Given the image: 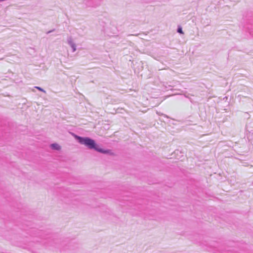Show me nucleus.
<instances>
[{
	"label": "nucleus",
	"mask_w": 253,
	"mask_h": 253,
	"mask_svg": "<svg viewBox=\"0 0 253 253\" xmlns=\"http://www.w3.org/2000/svg\"><path fill=\"white\" fill-rule=\"evenodd\" d=\"M76 140L81 144L84 145L89 149H93L102 154H108L109 150H104L98 147L95 140L88 137H82L76 134L74 135Z\"/></svg>",
	"instance_id": "f257e3e1"
},
{
	"label": "nucleus",
	"mask_w": 253,
	"mask_h": 253,
	"mask_svg": "<svg viewBox=\"0 0 253 253\" xmlns=\"http://www.w3.org/2000/svg\"><path fill=\"white\" fill-rule=\"evenodd\" d=\"M51 149L56 150H59L61 149L60 146L57 143H52L50 145Z\"/></svg>",
	"instance_id": "7ed1b4c3"
},
{
	"label": "nucleus",
	"mask_w": 253,
	"mask_h": 253,
	"mask_svg": "<svg viewBox=\"0 0 253 253\" xmlns=\"http://www.w3.org/2000/svg\"><path fill=\"white\" fill-rule=\"evenodd\" d=\"M68 43L70 45L72 49V51L74 52L76 50V45L73 42L72 38L70 37L67 39Z\"/></svg>",
	"instance_id": "f03ea898"
},
{
	"label": "nucleus",
	"mask_w": 253,
	"mask_h": 253,
	"mask_svg": "<svg viewBox=\"0 0 253 253\" xmlns=\"http://www.w3.org/2000/svg\"><path fill=\"white\" fill-rule=\"evenodd\" d=\"M177 33H180V34H183V31H182V28L181 27H178L177 29Z\"/></svg>",
	"instance_id": "20e7f679"
},
{
	"label": "nucleus",
	"mask_w": 253,
	"mask_h": 253,
	"mask_svg": "<svg viewBox=\"0 0 253 253\" xmlns=\"http://www.w3.org/2000/svg\"><path fill=\"white\" fill-rule=\"evenodd\" d=\"M35 87L36 88L38 89L39 90L45 93V91L43 88H42V87H39V86H35Z\"/></svg>",
	"instance_id": "39448f33"
},
{
	"label": "nucleus",
	"mask_w": 253,
	"mask_h": 253,
	"mask_svg": "<svg viewBox=\"0 0 253 253\" xmlns=\"http://www.w3.org/2000/svg\"><path fill=\"white\" fill-rule=\"evenodd\" d=\"M53 31V30L49 31H48L47 33V34H49V33H50L52 32Z\"/></svg>",
	"instance_id": "423d86ee"
}]
</instances>
